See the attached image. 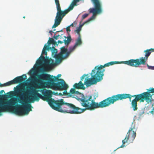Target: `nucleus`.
Returning <instances> with one entry per match:
<instances>
[{
	"label": "nucleus",
	"instance_id": "obj_1",
	"mask_svg": "<svg viewBox=\"0 0 154 154\" xmlns=\"http://www.w3.org/2000/svg\"><path fill=\"white\" fill-rule=\"evenodd\" d=\"M14 90L15 93L19 94L18 101L21 105L13 106L16 103L14 101L16 99H10L13 100V104L11 105L9 110L7 112L11 111L13 113L19 115H27L32 110L31 105L29 103H33L35 101H38L40 98L46 101L47 97L50 95L49 92H48V90L43 94L44 89H43L41 90L44 95L43 96L38 93V91L33 89L31 86L27 87L26 89L25 88L17 86L14 88Z\"/></svg>",
	"mask_w": 154,
	"mask_h": 154
},
{
	"label": "nucleus",
	"instance_id": "obj_2",
	"mask_svg": "<svg viewBox=\"0 0 154 154\" xmlns=\"http://www.w3.org/2000/svg\"><path fill=\"white\" fill-rule=\"evenodd\" d=\"M48 92L50 95V96L47 97L46 101L53 109L61 112L78 114L84 112L86 109L91 110L101 108L100 105V102H95L94 100L92 99V96H83L82 98L77 97L76 99L81 101V106L85 108L81 109L76 107L72 104L65 103L63 99L55 100L51 98L52 91L48 90Z\"/></svg>",
	"mask_w": 154,
	"mask_h": 154
},
{
	"label": "nucleus",
	"instance_id": "obj_3",
	"mask_svg": "<svg viewBox=\"0 0 154 154\" xmlns=\"http://www.w3.org/2000/svg\"><path fill=\"white\" fill-rule=\"evenodd\" d=\"M152 88L149 90V92H146L142 94L131 95L130 94H122L114 95L111 97L100 102V106L101 108L109 106L111 104H113L114 102L119 100H122L127 98H129L130 101H131L132 97H135L133 100H140V102H143L145 100L147 103H149L152 102L153 99L152 95L150 93Z\"/></svg>",
	"mask_w": 154,
	"mask_h": 154
},
{
	"label": "nucleus",
	"instance_id": "obj_4",
	"mask_svg": "<svg viewBox=\"0 0 154 154\" xmlns=\"http://www.w3.org/2000/svg\"><path fill=\"white\" fill-rule=\"evenodd\" d=\"M118 61H111L105 64L103 66L101 65L100 66H96L93 69L91 74V77L89 79H85L84 84L87 86H89L91 85L96 84L97 82L101 80L104 75L103 72L105 71L103 68L115 64H119Z\"/></svg>",
	"mask_w": 154,
	"mask_h": 154
},
{
	"label": "nucleus",
	"instance_id": "obj_5",
	"mask_svg": "<svg viewBox=\"0 0 154 154\" xmlns=\"http://www.w3.org/2000/svg\"><path fill=\"white\" fill-rule=\"evenodd\" d=\"M61 76L60 74H58L56 77L47 73H42L38 76L37 81L41 86L46 85L52 88H54L58 82H61L64 80L62 79H59Z\"/></svg>",
	"mask_w": 154,
	"mask_h": 154
},
{
	"label": "nucleus",
	"instance_id": "obj_6",
	"mask_svg": "<svg viewBox=\"0 0 154 154\" xmlns=\"http://www.w3.org/2000/svg\"><path fill=\"white\" fill-rule=\"evenodd\" d=\"M154 49L152 48L149 50H146L144 51L145 52V57H142L140 58L136 59H131L128 61L119 62V63H124L135 67H139L141 65H145L146 64V62L151 52H154Z\"/></svg>",
	"mask_w": 154,
	"mask_h": 154
},
{
	"label": "nucleus",
	"instance_id": "obj_7",
	"mask_svg": "<svg viewBox=\"0 0 154 154\" xmlns=\"http://www.w3.org/2000/svg\"><path fill=\"white\" fill-rule=\"evenodd\" d=\"M45 50L44 48H43L41 56L36 62V63L39 65L41 63L42 61L44 62V65L46 66V67H43L42 68V71L43 72L47 71L48 70L51 69L54 65L53 60L51 58L49 59L48 57L45 59V57L42 55L44 54L46 56L47 55V52Z\"/></svg>",
	"mask_w": 154,
	"mask_h": 154
},
{
	"label": "nucleus",
	"instance_id": "obj_8",
	"mask_svg": "<svg viewBox=\"0 0 154 154\" xmlns=\"http://www.w3.org/2000/svg\"><path fill=\"white\" fill-rule=\"evenodd\" d=\"M134 126L130 128L124 139L122 140V144L120 147L122 148L125 146V144L129 140L130 143L133 142L136 136V131L133 130Z\"/></svg>",
	"mask_w": 154,
	"mask_h": 154
},
{
	"label": "nucleus",
	"instance_id": "obj_9",
	"mask_svg": "<svg viewBox=\"0 0 154 154\" xmlns=\"http://www.w3.org/2000/svg\"><path fill=\"white\" fill-rule=\"evenodd\" d=\"M55 85V86L54 88L51 89L55 90H64V91L63 92V95H66L68 94L67 90L69 87L68 85L66 84L64 80H63L61 82H58Z\"/></svg>",
	"mask_w": 154,
	"mask_h": 154
},
{
	"label": "nucleus",
	"instance_id": "obj_10",
	"mask_svg": "<svg viewBox=\"0 0 154 154\" xmlns=\"http://www.w3.org/2000/svg\"><path fill=\"white\" fill-rule=\"evenodd\" d=\"M67 48H65L63 46L61 48L60 52L58 54H56L54 56L56 61L59 63L60 62L63 60L67 58L68 57H66V55L63 56V55L68 52Z\"/></svg>",
	"mask_w": 154,
	"mask_h": 154
},
{
	"label": "nucleus",
	"instance_id": "obj_11",
	"mask_svg": "<svg viewBox=\"0 0 154 154\" xmlns=\"http://www.w3.org/2000/svg\"><path fill=\"white\" fill-rule=\"evenodd\" d=\"M27 76L26 75H23L22 76H18L13 80L7 82L6 84H8L9 85H11L22 82L25 80L26 79Z\"/></svg>",
	"mask_w": 154,
	"mask_h": 154
},
{
	"label": "nucleus",
	"instance_id": "obj_12",
	"mask_svg": "<svg viewBox=\"0 0 154 154\" xmlns=\"http://www.w3.org/2000/svg\"><path fill=\"white\" fill-rule=\"evenodd\" d=\"M84 85V84L81 81H80L78 83H75L73 87L75 88L84 90L85 88Z\"/></svg>",
	"mask_w": 154,
	"mask_h": 154
},
{
	"label": "nucleus",
	"instance_id": "obj_13",
	"mask_svg": "<svg viewBox=\"0 0 154 154\" xmlns=\"http://www.w3.org/2000/svg\"><path fill=\"white\" fill-rule=\"evenodd\" d=\"M69 93L70 94H79L80 95V96L81 97V98H82L83 96H91V95H84L83 94H82L81 93H79L78 91H76L75 88H71L70 89Z\"/></svg>",
	"mask_w": 154,
	"mask_h": 154
},
{
	"label": "nucleus",
	"instance_id": "obj_14",
	"mask_svg": "<svg viewBox=\"0 0 154 154\" xmlns=\"http://www.w3.org/2000/svg\"><path fill=\"white\" fill-rule=\"evenodd\" d=\"M140 100H133L131 102V106L134 111L137 110L138 109L137 107V102Z\"/></svg>",
	"mask_w": 154,
	"mask_h": 154
},
{
	"label": "nucleus",
	"instance_id": "obj_15",
	"mask_svg": "<svg viewBox=\"0 0 154 154\" xmlns=\"http://www.w3.org/2000/svg\"><path fill=\"white\" fill-rule=\"evenodd\" d=\"M48 45H50L51 44H52L55 46V45H58V44H57V42H56L54 39L51 38H49V40L48 42Z\"/></svg>",
	"mask_w": 154,
	"mask_h": 154
},
{
	"label": "nucleus",
	"instance_id": "obj_16",
	"mask_svg": "<svg viewBox=\"0 0 154 154\" xmlns=\"http://www.w3.org/2000/svg\"><path fill=\"white\" fill-rule=\"evenodd\" d=\"M82 44V41H81V37L80 35H79V36L77 40L76 43L74 45L75 46H76V47Z\"/></svg>",
	"mask_w": 154,
	"mask_h": 154
},
{
	"label": "nucleus",
	"instance_id": "obj_17",
	"mask_svg": "<svg viewBox=\"0 0 154 154\" xmlns=\"http://www.w3.org/2000/svg\"><path fill=\"white\" fill-rule=\"evenodd\" d=\"M64 37L65 38L66 37L65 36H64ZM67 39L66 40V39L63 40V42L66 45H68L70 43L71 40V38L70 36H68L67 37Z\"/></svg>",
	"mask_w": 154,
	"mask_h": 154
},
{
	"label": "nucleus",
	"instance_id": "obj_18",
	"mask_svg": "<svg viewBox=\"0 0 154 154\" xmlns=\"http://www.w3.org/2000/svg\"><path fill=\"white\" fill-rule=\"evenodd\" d=\"M76 46H75V45L72 47H71L69 48V51H68L66 54V57H68L70 54L76 48Z\"/></svg>",
	"mask_w": 154,
	"mask_h": 154
},
{
	"label": "nucleus",
	"instance_id": "obj_19",
	"mask_svg": "<svg viewBox=\"0 0 154 154\" xmlns=\"http://www.w3.org/2000/svg\"><path fill=\"white\" fill-rule=\"evenodd\" d=\"M49 45H48H48H47L46 44H45L43 48L45 49V50H49V49H51V48L49 47Z\"/></svg>",
	"mask_w": 154,
	"mask_h": 154
},
{
	"label": "nucleus",
	"instance_id": "obj_20",
	"mask_svg": "<svg viewBox=\"0 0 154 154\" xmlns=\"http://www.w3.org/2000/svg\"><path fill=\"white\" fill-rule=\"evenodd\" d=\"M89 15L88 14H84L82 16V20H83L84 19H85V18L87 17Z\"/></svg>",
	"mask_w": 154,
	"mask_h": 154
},
{
	"label": "nucleus",
	"instance_id": "obj_21",
	"mask_svg": "<svg viewBox=\"0 0 154 154\" xmlns=\"http://www.w3.org/2000/svg\"><path fill=\"white\" fill-rule=\"evenodd\" d=\"M148 68L149 69L154 70V66H149L148 64H146Z\"/></svg>",
	"mask_w": 154,
	"mask_h": 154
},
{
	"label": "nucleus",
	"instance_id": "obj_22",
	"mask_svg": "<svg viewBox=\"0 0 154 154\" xmlns=\"http://www.w3.org/2000/svg\"><path fill=\"white\" fill-rule=\"evenodd\" d=\"M51 49L53 50V52L54 53H56L57 52V50L55 48V47H53L51 48Z\"/></svg>",
	"mask_w": 154,
	"mask_h": 154
},
{
	"label": "nucleus",
	"instance_id": "obj_23",
	"mask_svg": "<svg viewBox=\"0 0 154 154\" xmlns=\"http://www.w3.org/2000/svg\"><path fill=\"white\" fill-rule=\"evenodd\" d=\"M59 36H60V35H56V36L54 35L53 37V38H54L56 40H57V39L59 38Z\"/></svg>",
	"mask_w": 154,
	"mask_h": 154
},
{
	"label": "nucleus",
	"instance_id": "obj_24",
	"mask_svg": "<svg viewBox=\"0 0 154 154\" xmlns=\"http://www.w3.org/2000/svg\"><path fill=\"white\" fill-rule=\"evenodd\" d=\"M88 75H86V74H84L81 77V81H82L83 79H84V78H85V76H86Z\"/></svg>",
	"mask_w": 154,
	"mask_h": 154
},
{
	"label": "nucleus",
	"instance_id": "obj_25",
	"mask_svg": "<svg viewBox=\"0 0 154 154\" xmlns=\"http://www.w3.org/2000/svg\"><path fill=\"white\" fill-rule=\"evenodd\" d=\"M70 26H68L66 28V30L67 32H70L71 30L70 29Z\"/></svg>",
	"mask_w": 154,
	"mask_h": 154
},
{
	"label": "nucleus",
	"instance_id": "obj_26",
	"mask_svg": "<svg viewBox=\"0 0 154 154\" xmlns=\"http://www.w3.org/2000/svg\"><path fill=\"white\" fill-rule=\"evenodd\" d=\"M58 44H62L63 43V42L61 41L60 40H58Z\"/></svg>",
	"mask_w": 154,
	"mask_h": 154
},
{
	"label": "nucleus",
	"instance_id": "obj_27",
	"mask_svg": "<svg viewBox=\"0 0 154 154\" xmlns=\"http://www.w3.org/2000/svg\"><path fill=\"white\" fill-rule=\"evenodd\" d=\"M5 92V91L4 90H2L0 91V94H2L3 93Z\"/></svg>",
	"mask_w": 154,
	"mask_h": 154
},
{
	"label": "nucleus",
	"instance_id": "obj_28",
	"mask_svg": "<svg viewBox=\"0 0 154 154\" xmlns=\"http://www.w3.org/2000/svg\"><path fill=\"white\" fill-rule=\"evenodd\" d=\"M151 92H152V93H154V88H152V90H151Z\"/></svg>",
	"mask_w": 154,
	"mask_h": 154
},
{
	"label": "nucleus",
	"instance_id": "obj_29",
	"mask_svg": "<svg viewBox=\"0 0 154 154\" xmlns=\"http://www.w3.org/2000/svg\"><path fill=\"white\" fill-rule=\"evenodd\" d=\"M49 32V33L51 34H52V33L53 32L51 30Z\"/></svg>",
	"mask_w": 154,
	"mask_h": 154
},
{
	"label": "nucleus",
	"instance_id": "obj_30",
	"mask_svg": "<svg viewBox=\"0 0 154 154\" xmlns=\"http://www.w3.org/2000/svg\"><path fill=\"white\" fill-rule=\"evenodd\" d=\"M73 23H72V24H71L70 26H70H70H73Z\"/></svg>",
	"mask_w": 154,
	"mask_h": 154
},
{
	"label": "nucleus",
	"instance_id": "obj_31",
	"mask_svg": "<svg viewBox=\"0 0 154 154\" xmlns=\"http://www.w3.org/2000/svg\"><path fill=\"white\" fill-rule=\"evenodd\" d=\"M54 94L55 95H58V94L57 93H54Z\"/></svg>",
	"mask_w": 154,
	"mask_h": 154
},
{
	"label": "nucleus",
	"instance_id": "obj_32",
	"mask_svg": "<svg viewBox=\"0 0 154 154\" xmlns=\"http://www.w3.org/2000/svg\"><path fill=\"white\" fill-rule=\"evenodd\" d=\"M63 38L61 36V35H60V36H59V38L60 39H61V38Z\"/></svg>",
	"mask_w": 154,
	"mask_h": 154
},
{
	"label": "nucleus",
	"instance_id": "obj_33",
	"mask_svg": "<svg viewBox=\"0 0 154 154\" xmlns=\"http://www.w3.org/2000/svg\"><path fill=\"white\" fill-rule=\"evenodd\" d=\"M73 24H77V23L76 22H75V21L73 23Z\"/></svg>",
	"mask_w": 154,
	"mask_h": 154
},
{
	"label": "nucleus",
	"instance_id": "obj_34",
	"mask_svg": "<svg viewBox=\"0 0 154 154\" xmlns=\"http://www.w3.org/2000/svg\"><path fill=\"white\" fill-rule=\"evenodd\" d=\"M62 31H63V30H61L60 31H57V32H62Z\"/></svg>",
	"mask_w": 154,
	"mask_h": 154
},
{
	"label": "nucleus",
	"instance_id": "obj_35",
	"mask_svg": "<svg viewBox=\"0 0 154 154\" xmlns=\"http://www.w3.org/2000/svg\"><path fill=\"white\" fill-rule=\"evenodd\" d=\"M59 95H63V94H62L61 93H59Z\"/></svg>",
	"mask_w": 154,
	"mask_h": 154
},
{
	"label": "nucleus",
	"instance_id": "obj_36",
	"mask_svg": "<svg viewBox=\"0 0 154 154\" xmlns=\"http://www.w3.org/2000/svg\"><path fill=\"white\" fill-rule=\"evenodd\" d=\"M23 18H25V16H24V17H23Z\"/></svg>",
	"mask_w": 154,
	"mask_h": 154
},
{
	"label": "nucleus",
	"instance_id": "obj_37",
	"mask_svg": "<svg viewBox=\"0 0 154 154\" xmlns=\"http://www.w3.org/2000/svg\"><path fill=\"white\" fill-rule=\"evenodd\" d=\"M153 111H151V113H152V114H153Z\"/></svg>",
	"mask_w": 154,
	"mask_h": 154
},
{
	"label": "nucleus",
	"instance_id": "obj_38",
	"mask_svg": "<svg viewBox=\"0 0 154 154\" xmlns=\"http://www.w3.org/2000/svg\"><path fill=\"white\" fill-rule=\"evenodd\" d=\"M7 94H9V93H7Z\"/></svg>",
	"mask_w": 154,
	"mask_h": 154
},
{
	"label": "nucleus",
	"instance_id": "obj_39",
	"mask_svg": "<svg viewBox=\"0 0 154 154\" xmlns=\"http://www.w3.org/2000/svg\"><path fill=\"white\" fill-rule=\"evenodd\" d=\"M2 97H3V95H2L1 96Z\"/></svg>",
	"mask_w": 154,
	"mask_h": 154
},
{
	"label": "nucleus",
	"instance_id": "obj_40",
	"mask_svg": "<svg viewBox=\"0 0 154 154\" xmlns=\"http://www.w3.org/2000/svg\"><path fill=\"white\" fill-rule=\"evenodd\" d=\"M54 31H55V29H54Z\"/></svg>",
	"mask_w": 154,
	"mask_h": 154
},
{
	"label": "nucleus",
	"instance_id": "obj_41",
	"mask_svg": "<svg viewBox=\"0 0 154 154\" xmlns=\"http://www.w3.org/2000/svg\"><path fill=\"white\" fill-rule=\"evenodd\" d=\"M0 96H1L0 95Z\"/></svg>",
	"mask_w": 154,
	"mask_h": 154
}]
</instances>
